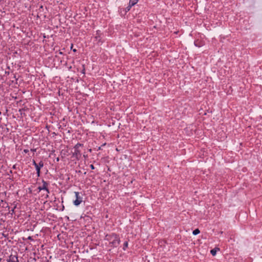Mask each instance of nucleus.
Masks as SVG:
<instances>
[{"mask_svg":"<svg viewBox=\"0 0 262 262\" xmlns=\"http://www.w3.org/2000/svg\"><path fill=\"white\" fill-rule=\"evenodd\" d=\"M105 239L109 241V244L112 248H116L120 244L119 235L115 233L107 234L105 236Z\"/></svg>","mask_w":262,"mask_h":262,"instance_id":"f257e3e1","label":"nucleus"},{"mask_svg":"<svg viewBox=\"0 0 262 262\" xmlns=\"http://www.w3.org/2000/svg\"><path fill=\"white\" fill-rule=\"evenodd\" d=\"M32 164L35 166V170L36 171V174L38 177L40 176V169L43 167L44 165L43 162L42 161H40L38 163H37L35 160H32Z\"/></svg>","mask_w":262,"mask_h":262,"instance_id":"f03ea898","label":"nucleus"},{"mask_svg":"<svg viewBox=\"0 0 262 262\" xmlns=\"http://www.w3.org/2000/svg\"><path fill=\"white\" fill-rule=\"evenodd\" d=\"M76 199L73 201V204L78 206L83 201V194L82 192H75Z\"/></svg>","mask_w":262,"mask_h":262,"instance_id":"7ed1b4c3","label":"nucleus"},{"mask_svg":"<svg viewBox=\"0 0 262 262\" xmlns=\"http://www.w3.org/2000/svg\"><path fill=\"white\" fill-rule=\"evenodd\" d=\"M81 157V153L80 150L74 149V151L72 152L71 158H74L76 160L79 161Z\"/></svg>","mask_w":262,"mask_h":262,"instance_id":"20e7f679","label":"nucleus"},{"mask_svg":"<svg viewBox=\"0 0 262 262\" xmlns=\"http://www.w3.org/2000/svg\"><path fill=\"white\" fill-rule=\"evenodd\" d=\"M102 33H101L100 30H97L96 32V36L95 39L97 41H98V43H101V44L104 42V41L102 40L101 35Z\"/></svg>","mask_w":262,"mask_h":262,"instance_id":"39448f33","label":"nucleus"},{"mask_svg":"<svg viewBox=\"0 0 262 262\" xmlns=\"http://www.w3.org/2000/svg\"><path fill=\"white\" fill-rule=\"evenodd\" d=\"M7 262H19L17 255L11 254L7 259Z\"/></svg>","mask_w":262,"mask_h":262,"instance_id":"423d86ee","label":"nucleus"},{"mask_svg":"<svg viewBox=\"0 0 262 262\" xmlns=\"http://www.w3.org/2000/svg\"><path fill=\"white\" fill-rule=\"evenodd\" d=\"M42 184H43L42 186L38 187V189L39 190H45L48 193H49V189L48 188V186L49 185V183L47 182L44 181L43 180H42Z\"/></svg>","mask_w":262,"mask_h":262,"instance_id":"0eeeda50","label":"nucleus"},{"mask_svg":"<svg viewBox=\"0 0 262 262\" xmlns=\"http://www.w3.org/2000/svg\"><path fill=\"white\" fill-rule=\"evenodd\" d=\"M194 45L195 47L200 48L204 45V41L199 39H195L194 41Z\"/></svg>","mask_w":262,"mask_h":262,"instance_id":"6e6552de","label":"nucleus"},{"mask_svg":"<svg viewBox=\"0 0 262 262\" xmlns=\"http://www.w3.org/2000/svg\"><path fill=\"white\" fill-rule=\"evenodd\" d=\"M133 6H132L129 4H128V6H127L126 8H120V13H122V10L123 11H124V14H126L127 13V12H128L129 11H130L131 8Z\"/></svg>","mask_w":262,"mask_h":262,"instance_id":"1a4fd4ad","label":"nucleus"},{"mask_svg":"<svg viewBox=\"0 0 262 262\" xmlns=\"http://www.w3.org/2000/svg\"><path fill=\"white\" fill-rule=\"evenodd\" d=\"M220 250V249L218 247H215L214 248L211 249L210 250V253L212 256H215L216 254L217 251H219Z\"/></svg>","mask_w":262,"mask_h":262,"instance_id":"9d476101","label":"nucleus"},{"mask_svg":"<svg viewBox=\"0 0 262 262\" xmlns=\"http://www.w3.org/2000/svg\"><path fill=\"white\" fill-rule=\"evenodd\" d=\"M83 146V144L77 143L73 147L74 149L80 150L79 148Z\"/></svg>","mask_w":262,"mask_h":262,"instance_id":"9b49d317","label":"nucleus"},{"mask_svg":"<svg viewBox=\"0 0 262 262\" xmlns=\"http://www.w3.org/2000/svg\"><path fill=\"white\" fill-rule=\"evenodd\" d=\"M139 1V0H129L128 4L132 6H134L136 4H137Z\"/></svg>","mask_w":262,"mask_h":262,"instance_id":"f8f14e48","label":"nucleus"},{"mask_svg":"<svg viewBox=\"0 0 262 262\" xmlns=\"http://www.w3.org/2000/svg\"><path fill=\"white\" fill-rule=\"evenodd\" d=\"M200 233V230H199V228H196V229H194L192 232V234L194 235H196L199 234Z\"/></svg>","mask_w":262,"mask_h":262,"instance_id":"ddd939ff","label":"nucleus"},{"mask_svg":"<svg viewBox=\"0 0 262 262\" xmlns=\"http://www.w3.org/2000/svg\"><path fill=\"white\" fill-rule=\"evenodd\" d=\"M55 150L54 149H52L51 151V152L50 153V155H49V157H55L56 156V154H55Z\"/></svg>","mask_w":262,"mask_h":262,"instance_id":"4468645a","label":"nucleus"},{"mask_svg":"<svg viewBox=\"0 0 262 262\" xmlns=\"http://www.w3.org/2000/svg\"><path fill=\"white\" fill-rule=\"evenodd\" d=\"M33 262H43V260L41 259H40L39 257L37 259L34 258L32 260Z\"/></svg>","mask_w":262,"mask_h":262,"instance_id":"2eb2a0df","label":"nucleus"},{"mask_svg":"<svg viewBox=\"0 0 262 262\" xmlns=\"http://www.w3.org/2000/svg\"><path fill=\"white\" fill-rule=\"evenodd\" d=\"M127 247H128V242L125 241L123 244V250L124 251H125Z\"/></svg>","mask_w":262,"mask_h":262,"instance_id":"dca6fc26","label":"nucleus"},{"mask_svg":"<svg viewBox=\"0 0 262 262\" xmlns=\"http://www.w3.org/2000/svg\"><path fill=\"white\" fill-rule=\"evenodd\" d=\"M83 67V69L81 71V73H82L83 74H85V67H84V65H83L82 66Z\"/></svg>","mask_w":262,"mask_h":262,"instance_id":"f3484780","label":"nucleus"},{"mask_svg":"<svg viewBox=\"0 0 262 262\" xmlns=\"http://www.w3.org/2000/svg\"><path fill=\"white\" fill-rule=\"evenodd\" d=\"M90 168H91V169H92V170H94V169H95V166H94V165H93V164H91V165H90Z\"/></svg>","mask_w":262,"mask_h":262,"instance_id":"a211bd4d","label":"nucleus"},{"mask_svg":"<svg viewBox=\"0 0 262 262\" xmlns=\"http://www.w3.org/2000/svg\"><path fill=\"white\" fill-rule=\"evenodd\" d=\"M24 151V152H25V154H27V153H28V152L29 151V149H24V151Z\"/></svg>","mask_w":262,"mask_h":262,"instance_id":"6ab92c4d","label":"nucleus"},{"mask_svg":"<svg viewBox=\"0 0 262 262\" xmlns=\"http://www.w3.org/2000/svg\"><path fill=\"white\" fill-rule=\"evenodd\" d=\"M64 206H63V205H62L61 208V209H60L59 210H60V211H63V210H64Z\"/></svg>","mask_w":262,"mask_h":262,"instance_id":"aec40b11","label":"nucleus"},{"mask_svg":"<svg viewBox=\"0 0 262 262\" xmlns=\"http://www.w3.org/2000/svg\"><path fill=\"white\" fill-rule=\"evenodd\" d=\"M31 151H32V152H35L36 151V148H32V149H31Z\"/></svg>","mask_w":262,"mask_h":262,"instance_id":"412c9836","label":"nucleus"},{"mask_svg":"<svg viewBox=\"0 0 262 262\" xmlns=\"http://www.w3.org/2000/svg\"><path fill=\"white\" fill-rule=\"evenodd\" d=\"M16 208V207H14L13 208H12L11 210H9V211H12V214L14 212V209Z\"/></svg>","mask_w":262,"mask_h":262,"instance_id":"4be33fe9","label":"nucleus"},{"mask_svg":"<svg viewBox=\"0 0 262 262\" xmlns=\"http://www.w3.org/2000/svg\"><path fill=\"white\" fill-rule=\"evenodd\" d=\"M28 239H29V240H31V241L33 240L32 237H31V236H29L28 237Z\"/></svg>","mask_w":262,"mask_h":262,"instance_id":"5701e85b","label":"nucleus"},{"mask_svg":"<svg viewBox=\"0 0 262 262\" xmlns=\"http://www.w3.org/2000/svg\"><path fill=\"white\" fill-rule=\"evenodd\" d=\"M5 73L6 75H8L10 74L9 71H5Z\"/></svg>","mask_w":262,"mask_h":262,"instance_id":"b1692460","label":"nucleus"},{"mask_svg":"<svg viewBox=\"0 0 262 262\" xmlns=\"http://www.w3.org/2000/svg\"><path fill=\"white\" fill-rule=\"evenodd\" d=\"M59 160H60V159H59V157H57V158H56V162H59Z\"/></svg>","mask_w":262,"mask_h":262,"instance_id":"393cba45","label":"nucleus"},{"mask_svg":"<svg viewBox=\"0 0 262 262\" xmlns=\"http://www.w3.org/2000/svg\"><path fill=\"white\" fill-rule=\"evenodd\" d=\"M101 150V146L98 147V149H97V151H98V150Z\"/></svg>","mask_w":262,"mask_h":262,"instance_id":"a878e982","label":"nucleus"},{"mask_svg":"<svg viewBox=\"0 0 262 262\" xmlns=\"http://www.w3.org/2000/svg\"><path fill=\"white\" fill-rule=\"evenodd\" d=\"M83 157H84L85 159H86V158H87L88 157V155H85V154H83Z\"/></svg>","mask_w":262,"mask_h":262,"instance_id":"bb28decb","label":"nucleus"},{"mask_svg":"<svg viewBox=\"0 0 262 262\" xmlns=\"http://www.w3.org/2000/svg\"><path fill=\"white\" fill-rule=\"evenodd\" d=\"M12 168H13V169H16V165H14L13 166V167H12Z\"/></svg>","mask_w":262,"mask_h":262,"instance_id":"cd10ccee","label":"nucleus"},{"mask_svg":"<svg viewBox=\"0 0 262 262\" xmlns=\"http://www.w3.org/2000/svg\"><path fill=\"white\" fill-rule=\"evenodd\" d=\"M72 50H73V51L74 52H77V50H76V49H72Z\"/></svg>","mask_w":262,"mask_h":262,"instance_id":"c85d7f7f","label":"nucleus"},{"mask_svg":"<svg viewBox=\"0 0 262 262\" xmlns=\"http://www.w3.org/2000/svg\"><path fill=\"white\" fill-rule=\"evenodd\" d=\"M121 13V15H125V14H124V11H123L122 10V13Z\"/></svg>","mask_w":262,"mask_h":262,"instance_id":"c756f323","label":"nucleus"},{"mask_svg":"<svg viewBox=\"0 0 262 262\" xmlns=\"http://www.w3.org/2000/svg\"><path fill=\"white\" fill-rule=\"evenodd\" d=\"M59 54H60V55H62V54H63V52H61V51H60V52H59Z\"/></svg>","mask_w":262,"mask_h":262,"instance_id":"7c9ffc66","label":"nucleus"},{"mask_svg":"<svg viewBox=\"0 0 262 262\" xmlns=\"http://www.w3.org/2000/svg\"><path fill=\"white\" fill-rule=\"evenodd\" d=\"M73 45L71 44V49H73Z\"/></svg>","mask_w":262,"mask_h":262,"instance_id":"2f4dec72","label":"nucleus"},{"mask_svg":"<svg viewBox=\"0 0 262 262\" xmlns=\"http://www.w3.org/2000/svg\"><path fill=\"white\" fill-rule=\"evenodd\" d=\"M89 150V152H91V151H92V149H91V148L89 149V150Z\"/></svg>","mask_w":262,"mask_h":262,"instance_id":"473e14b6","label":"nucleus"},{"mask_svg":"<svg viewBox=\"0 0 262 262\" xmlns=\"http://www.w3.org/2000/svg\"><path fill=\"white\" fill-rule=\"evenodd\" d=\"M89 207L92 208V206H88V207H87V208H86V210H87V209H88V208H89Z\"/></svg>","mask_w":262,"mask_h":262,"instance_id":"72a5a7b5","label":"nucleus"},{"mask_svg":"<svg viewBox=\"0 0 262 262\" xmlns=\"http://www.w3.org/2000/svg\"><path fill=\"white\" fill-rule=\"evenodd\" d=\"M7 207H8L9 210V209H10V207H9L8 205H7Z\"/></svg>","mask_w":262,"mask_h":262,"instance_id":"f704fd0d","label":"nucleus"},{"mask_svg":"<svg viewBox=\"0 0 262 262\" xmlns=\"http://www.w3.org/2000/svg\"><path fill=\"white\" fill-rule=\"evenodd\" d=\"M42 7H42V6H41L40 7V8H42Z\"/></svg>","mask_w":262,"mask_h":262,"instance_id":"c9c22d12","label":"nucleus"},{"mask_svg":"<svg viewBox=\"0 0 262 262\" xmlns=\"http://www.w3.org/2000/svg\"><path fill=\"white\" fill-rule=\"evenodd\" d=\"M1 114H2V113H1V112H0V115H1Z\"/></svg>","mask_w":262,"mask_h":262,"instance_id":"e433bc0d","label":"nucleus"}]
</instances>
